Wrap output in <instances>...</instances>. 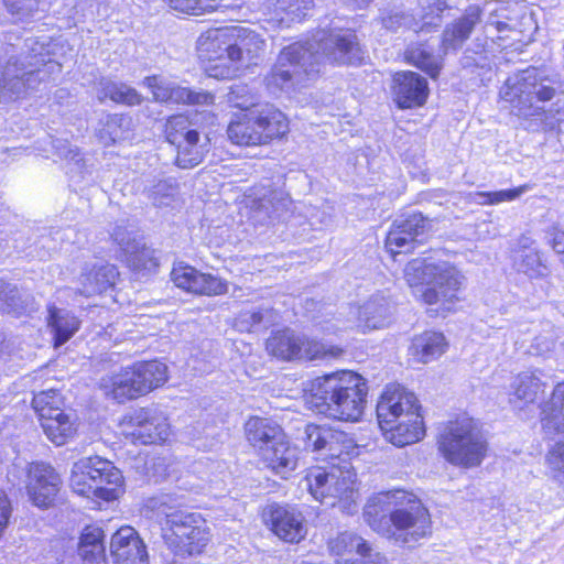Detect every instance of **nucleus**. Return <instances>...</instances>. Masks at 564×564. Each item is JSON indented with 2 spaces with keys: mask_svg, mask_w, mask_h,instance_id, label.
<instances>
[{
  "mask_svg": "<svg viewBox=\"0 0 564 564\" xmlns=\"http://www.w3.org/2000/svg\"><path fill=\"white\" fill-rule=\"evenodd\" d=\"M394 100L399 108L422 106L429 94L427 82L414 72L397 73L393 78Z\"/></svg>",
  "mask_w": 564,
  "mask_h": 564,
  "instance_id": "obj_24",
  "label": "nucleus"
},
{
  "mask_svg": "<svg viewBox=\"0 0 564 564\" xmlns=\"http://www.w3.org/2000/svg\"><path fill=\"white\" fill-rule=\"evenodd\" d=\"M171 278L177 288L199 295H221L228 291L226 281L210 273H202L191 265L174 267Z\"/></svg>",
  "mask_w": 564,
  "mask_h": 564,
  "instance_id": "obj_19",
  "label": "nucleus"
},
{
  "mask_svg": "<svg viewBox=\"0 0 564 564\" xmlns=\"http://www.w3.org/2000/svg\"><path fill=\"white\" fill-rule=\"evenodd\" d=\"M210 141L207 135L197 131L176 145L175 163L181 169H193L200 164L209 151Z\"/></svg>",
  "mask_w": 564,
  "mask_h": 564,
  "instance_id": "obj_33",
  "label": "nucleus"
},
{
  "mask_svg": "<svg viewBox=\"0 0 564 564\" xmlns=\"http://www.w3.org/2000/svg\"><path fill=\"white\" fill-rule=\"evenodd\" d=\"M289 130L286 117L272 105L236 115L227 128L229 140L238 145L267 144Z\"/></svg>",
  "mask_w": 564,
  "mask_h": 564,
  "instance_id": "obj_10",
  "label": "nucleus"
},
{
  "mask_svg": "<svg viewBox=\"0 0 564 564\" xmlns=\"http://www.w3.org/2000/svg\"><path fill=\"white\" fill-rule=\"evenodd\" d=\"M98 98L104 100L109 98L117 104L126 106H138L143 101V97L138 90L126 83L115 82L102 78L99 82Z\"/></svg>",
  "mask_w": 564,
  "mask_h": 564,
  "instance_id": "obj_38",
  "label": "nucleus"
},
{
  "mask_svg": "<svg viewBox=\"0 0 564 564\" xmlns=\"http://www.w3.org/2000/svg\"><path fill=\"white\" fill-rule=\"evenodd\" d=\"M118 274V270L113 264H95L80 275L82 288L79 293L84 296L102 293L115 284Z\"/></svg>",
  "mask_w": 564,
  "mask_h": 564,
  "instance_id": "obj_30",
  "label": "nucleus"
},
{
  "mask_svg": "<svg viewBox=\"0 0 564 564\" xmlns=\"http://www.w3.org/2000/svg\"><path fill=\"white\" fill-rule=\"evenodd\" d=\"M265 521L281 540L297 543L306 535L303 514L291 506L271 505L265 513Z\"/></svg>",
  "mask_w": 564,
  "mask_h": 564,
  "instance_id": "obj_18",
  "label": "nucleus"
},
{
  "mask_svg": "<svg viewBox=\"0 0 564 564\" xmlns=\"http://www.w3.org/2000/svg\"><path fill=\"white\" fill-rule=\"evenodd\" d=\"M377 416L384 437L395 446L416 443L425 434L416 397L400 386L387 387L378 401Z\"/></svg>",
  "mask_w": 564,
  "mask_h": 564,
  "instance_id": "obj_6",
  "label": "nucleus"
},
{
  "mask_svg": "<svg viewBox=\"0 0 564 564\" xmlns=\"http://www.w3.org/2000/svg\"><path fill=\"white\" fill-rule=\"evenodd\" d=\"M62 404L63 400L61 393L55 389L41 391L34 395L32 401V405L39 414L40 420L62 411Z\"/></svg>",
  "mask_w": 564,
  "mask_h": 564,
  "instance_id": "obj_52",
  "label": "nucleus"
},
{
  "mask_svg": "<svg viewBox=\"0 0 564 564\" xmlns=\"http://www.w3.org/2000/svg\"><path fill=\"white\" fill-rule=\"evenodd\" d=\"M171 7L177 11L199 15L216 9V0H169Z\"/></svg>",
  "mask_w": 564,
  "mask_h": 564,
  "instance_id": "obj_58",
  "label": "nucleus"
},
{
  "mask_svg": "<svg viewBox=\"0 0 564 564\" xmlns=\"http://www.w3.org/2000/svg\"><path fill=\"white\" fill-rule=\"evenodd\" d=\"M366 380L354 372H334L311 383L306 403L318 414L340 421H358L367 404Z\"/></svg>",
  "mask_w": 564,
  "mask_h": 564,
  "instance_id": "obj_3",
  "label": "nucleus"
},
{
  "mask_svg": "<svg viewBox=\"0 0 564 564\" xmlns=\"http://www.w3.org/2000/svg\"><path fill=\"white\" fill-rule=\"evenodd\" d=\"M542 413L564 433V382L554 388L550 401L542 406Z\"/></svg>",
  "mask_w": 564,
  "mask_h": 564,
  "instance_id": "obj_51",
  "label": "nucleus"
},
{
  "mask_svg": "<svg viewBox=\"0 0 564 564\" xmlns=\"http://www.w3.org/2000/svg\"><path fill=\"white\" fill-rule=\"evenodd\" d=\"M247 440L253 447H258L260 453L267 445H273L274 442L282 440L284 432L279 424L265 417H250L246 425Z\"/></svg>",
  "mask_w": 564,
  "mask_h": 564,
  "instance_id": "obj_31",
  "label": "nucleus"
},
{
  "mask_svg": "<svg viewBox=\"0 0 564 564\" xmlns=\"http://www.w3.org/2000/svg\"><path fill=\"white\" fill-rule=\"evenodd\" d=\"M547 241L556 253L564 254V227L553 226L547 231Z\"/></svg>",
  "mask_w": 564,
  "mask_h": 564,
  "instance_id": "obj_64",
  "label": "nucleus"
},
{
  "mask_svg": "<svg viewBox=\"0 0 564 564\" xmlns=\"http://www.w3.org/2000/svg\"><path fill=\"white\" fill-rule=\"evenodd\" d=\"M370 545L371 544L362 536L348 531L339 533L336 538L330 539L328 542L329 551L340 557L354 553L358 554L359 556L369 554Z\"/></svg>",
  "mask_w": 564,
  "mask_h": 564,
  "instance_id": "obj_41",
  "label": "nucleus"
},
{
  "mask_svg": "<svg viewBox=\"0 0 564 564\" xmlns=\"http://www.w3.org/2000/svg\"><path fill=\"white\" fill-rule=\"evenodd\" d=\"M132 129V118L126 115H108L102 128L99 130V139L105 145L113 144L128 138Z\"/></svg>",
  "mask_w": 564,
  "mask_h": 564,
  "instance_id": "obj_43",
  "label": "nucleus"
},
{
  "mask_svg": "<svg viewBox=\"0 0 564 564\" xmlns=\"http://www.w3.org/2000/svg\"><path fill=\"white\" fill-rule=\"evenodd\" d=\"M126 261L134 271H152L159 264L154 250L141 240L126 254Z\"/></svg>",
  "mask_w": 564,
  "mask_h": 564,
  "instance_id": "obj_49",
  "label": "nucleus"
},
{
  "mask_svg": "<svg viewBox=\"0 0 564 564\" xmlns=\"http://www.w3.org/2000/svg\"><path fill=\"white\" fill-rule=\"evenodd\" d=\"M404 278L411 286L427 285L421 295L426 304H440L444 311H451L459 301L458 292L464 276L448 262L412 260L404 269Z\"/></svg>",
  "mask_w": 564,
  "mask_h": 564,
  "instance_id": "obj_8",
  "label": "nucleus"
},
{
  "mask_svg": "<svg viewBox=\"0 0 564 564\" xmlns=\"http://www.w3.org/2000/svg\"><path fill=\"white\" fill-rule=\"evenodd\" d=\"M47 325L54 335V346L68 341L79 329L80 321L68 310L48 305Z\"/></svg>",
  "mask_w": 564,
  "mask_h": 564,
  "instance_id": "obj_32",
  "label": "nucleus"
},
{
  "mask_svg": "<svg viewBox=\"0 0 564 564\" xmlns=\"http://www.w3.org/2000/svg\"><path fill=\"white\" fill-rule=\"evenodd\" d=\"M78 555L84 564H101L106 557L105 533L101 528L87 525L79 538Z\"/></svg>",
  "mask_w": 564,
  "mask_h": 564,
  "instance_id": "obj_35",
  "label": "nucleus"
},
{
  "mask_svg": "<svg viewBox=\"0 0 564 564\" xmlns=\"http://www.w3.org/2000/svg\"><path fill=\"white\" fill-rule=\"evenodd\" d=\"M304 442L306 449L312 452L340 456L344 452L347 453L350 440L346 433L329 426L307 424L304 430Z\"/></svg>",
  "mask_w": 564,
  "mask_h": 564,
  "instance_id": "obj_21",
  "label": "nucleus"
},
{
  "mask_svg": "<svg viewBox=\"0 0 564 564\" xmlns=\"http://www.w3.org/2000/svg\"><path fill=\"white\" fill-rule=\"evenodd\" d=\"M112 238L124 254H127L140 241L132 235V232L120 226L113 230Z\"/></svg>",
  "mask_w": 564,
  "mask_h": 564,
  "instance_id": "obj_62",
  "label": "nucleus"
},
{
  "mask_svg": "<svg viewBox=\"0 0 564 564\" xmlns=\"http://www.w3.org/2000/svg\"><path fill=\"white\" fill-rule=\"evenodd\" d=\"M421 11L417 13V33L432 32L441 26V14L448 9L445 0H420Z\"/></svg>",
  "mask_w": 564,
  "mask_h": 564,
  "instance_id": "obj_45",
  "label": "nucleus"
},
{
  "mask_svg": "<svg viewBox=\"0 0 564 564\" xmlns=\"http://www.w3.org/2000/svg\"><path fill=\"white\" fill-rule=\"evenodd\" d=\"M480 22V8L477 6L468 7L462 17L445 26L440 46L441 54L446 55L451 51L459 50Z\"/></svg>",
  "mask_w": 564,
  "mask_h": 564,
  "instance_id": "obj_22",
  "label": "nucleus"
},
{
  "mask_svg": "<svg viewBox=\"0 0 564 564\" xmlns=\"http://www.w3.org/2000/svg\"><path fill=\"white\" fill-rule=\"evenodd\" d=\"M562 88L560 75L530 67L509 76L500 89V96L514 115L536 117L540 120L538 128L550 131L555 128L556 120L539 104L553 100L562 94Z\"/></svg>",
  "mask_w": 564,
  "mask_h": 564,
  "instance_id": "obj_4",
  "label": "nucleus"
},
{
  "mask_svg": "<svg viewBox=\"0 0 564 564\" xmlns=\"http://www.w3.org/2000/svg\"><path fill=\"white\" fill-rule=\"evenodd\" d=\"M437 444L448 463L465 468L479 466L488 448L478 423L471 417L448 422L440 433Z\"/></svg>",
  "mask_w": 564,
  "mask_h": 564,
  "instance_id": "obj_9",
  "label": "nucleus"
},
{
  "mask_svg": "<svg viewBox=\"0 0 564 564\" xmlns=\"http://www.w3.org/2000/svg\"><path fill=\"white\" fill-rule=\"evenodd\" d=\"M110 555L113 564H149L147 546L132 527H122L112 534Z\"/></svg>",
  "mask_w": 564,
  "mask_h": 564,
  "instance_id": "obj_20",
  "label": "nucleus"
},
{
  "mask_svg": "<svg viewBox=\"0 0 564 564\" xmlns=\"http://www.w3.org/2000/svg\"><path fill=\"white\" fill-rule=\"evenodd\" d=\"M264 41L256 31L245 28L212 29L197 39L199 58L230 63L236 68L248 67L264 51Z\"/></svg>",
  "mask_w": 564,
  "mask_h": 564,
  "instance_id": "obj_7",
  "label": "nucleus"
},
{
  "mask_svg": "<svg viewBox=\"0 0 564 564\" xmlns=\"http://www.w3.org/2000/svg\"><path fill=\"white\" fill-rule=\"evenodd\" d=\"M564 332L550 322L541 324L530 345V352L535 356H549L552 354Z\"/></svg>",
  "mask_w": 564,
  "mask_h": 564,
  "instance_id": "obj_42",
  "label": "nucleus"
},
{
  "mask_svg": "<svg viewBox=\"0 0 564 564\" xmlns=\"http://www.w3.org/2000/svg\"><path fill=\"white\" fill-rule=\"evenodd\" d=\"M53 148L55 149V153L62 159L75 161L76 163L80 161L77 147H73L67 140H54Z\"/></svg>",
  "mask_w": 564,
  "mask_h": 564,
  "instance_id": "obj_63",
  "label": "nucleus"
},
{
  "mask_svg": "<svg viewBox=\"0 0 564 564\" xmlns=\"http://www.w3.org/2000/svg\"><path fill=\"white\" fill-rule=\"evenodd\" d=\"M364 517L373 531L399 545L412 546L431 534L427 508L403 489L377 494L366 505Z\"/></svg>",
  "mask_w": 564,
  "mask_h": 564,
  "instance_id": "obj_2",
  "label": "nucleus"
},
{
  "mask_svg": "<svg viewBox=\"0 0 564 564\" xmlns=\"http://www.w3.org/2000/svg\"><path fill=\"white\" fill-rule=\"evenodd\" d=\"M256 99V95L246 84L232 85L226 95V101L228 105L232 108H239L243 112L262 107V105L257 104Z\"/></svg>",
  "mask_w": 564,
  "mask_h": 564,
  "instance_id": "obj_50",
  "label": "nucleus"
},
{
  "mask_svg": "<svg viewBox=\"0 0 564 564\" xmlns=\"http://www.w3.org/2000/svg\"><path fill=\"white\" fill-rule=\"evenodd\" d=\"M355 480L356 475L350 470H341L335 468V480L333 488V501L329 503L335 505V500H354L355 496Z\"/></svg>",
  "mask_w": 564,
  "mask_h": 564,
  "instance_id": "obj_54",
  "label": "nucleus"
},
{
  "mask_svg": "<svg viewBox=\"0 0 564 564\" xmlns=\"http://www.w3.org/2000/svg\"><path fill=\"white\" fill-rule=\"evenodd\" d=\"M361 58V50L354 31L321 30L311 41L296 42L284 47L263 82L271 94L289 93L317 74L325 62L355 64Z\"/></svg>",
  "mask_w": 564,
  "mask_h": 564,
  "instance_id": "obj_1",
  "label": "nucleus"
},
{
  "mask_svg": "<svg viewBox=\"0 0 564 564\" xmlns=\"http://www.w3.org/2000/svg\"><path fill=\"white\" fill-rule=\"evenodd\" d=\"M31 296L22 293L15 285L0 279V302L1 310L13 315H21L28 312L31 304Z\"/></svg>",
  "mask_w": 564,
  "mask_h": 564,
  "instance_id": "obj_44",
  "label": "nucleus"
},
{
  "mask_svg": "<svg viewBox=\"0 0 564 564\" xmlns=\"http://www.w3.org/2000/svg\"><path fill=\"white\" fill-rule=\"evenodd\" d=\"M397 220L411 236L421 238L424 241L432 229L431 221L421 213H413Z\"/></svg>",
  "mask_w": 564,
  "mask_h": 564,
  "instance_id": "obj_57",
  "label": "nucleus"
},
{
  "mask_svg": "<svg viewBox=\"0 0 564 564\" xmlns=\"http://www.w3.org/2000/svg\"><path fill=\"white\" fill-rule=\"evenodd\" d=\"M290 204L289 197L282 192L272 191L253 200L252 218L263 225L280 220L289 212Z\"/></svg>",
  "mask_w": 564,
  "mask_h": 564,
  "instance_id": "obj_29",
  "label": "nucleus"
},
{
  "mask_svg": "<svg viewBox=\"0 0 564 564\" xmlns=\"http://www.w3.org/2000/svg\"><path fill=\"white\" fill-rule=\"evenodd\" d=\"M392 314V307L387 299L383 296H372L361 306L349 307V315L351 321L348 325L343 327L336 326L335 324H328L322 326L323 332L327 334L336 333L343 328H358L362 333L368 330L378 329L387 326L390 322Z\"/></svg>",
  "mask_w": 564,
  "mask_h": 564,
  "instance_id": "obj_16",
  "label": "nucleus"
},
{
  "mask_svg": "<svg viewBox=\"0 0 564 564\" xmlns=\"http://www.w3.org/2000/svg\"><path fill=\"white\" fill-rule=\"evenodd\" d=\"M122 433L141 444L164 442L170 435V425L161 412L141 408L126 415L121 422Z\"/></svg>",
  "mask_w": 564,
  "mask_h": 564,
  "instance_id": "obj_14",
  "label": "nucleus"
},
{
  "mask_svg": "<svg viewBox=\"0 0 564 564\" xmlns=\"http://www.w3.org/2000/svg\"><path fill=\"white\" fill-rule=\"evenodd\" d=\"M40 421L47 438L57 446L66 444L76 433L74 420L63 410Z\"/></svg>",
  "mask_w": 564,
  "mask_h": 564,
  "instance_id": "obj_37",
  "label": "nucleus"
},
{
  "mask_svg": "<svg viewBox=\"0 0 564 564\" xmlns=\"http://www.w3.org/2000/svg\"><path fill=\"white\" fill-rule=\"evenodd\" d=\"M511 388L510 402L514 408L522 410L540 401L544 394L545 384L535 372L524 371L516 377Z\"/></svg>",
  "mask_w": 564,
  "mask_h": 564,
  "instance_id": "obj_26",
  "label": "nucleus"
},
{
  "mask_svg": "<svg viewBox=\"0 0 564 564\" xmlns=\"http://www.w3.org/2000/svg\"><path fill=\"white\" fill-rule=\"evenodd\" d=\"M334 480L335 468L326 470L322 467H314L308 470L303 484L316 500L330 499L333 501Z\"/></svg>",
  "mask_w": 564,
  "mask_h": 564,
  "instance_id": "obj_39",
  "label": "nucleus"
},
{
  "mask_svg": "<svg viewBox=\"0 0 564 564\" xmlns=\"http://www.w3.org/2000/svg\"><path fill=\"white\" fill-rule=\"evenodd\" d=\"M145 384L141 381V375L135 366L127 367L112 378V395L118 402L135 399L145 393Z\"/></svg>",
  "mask_w": 564,
  "mask_h": 564,
  "instance_id": "obj_34",
  "label": "nucleus"
},
{
  "mask_svg": "<svg viewBox=\"0 0 564 564\" xmlns=\"http://www.w3.org/2000/svg\"><path fill=\"white\" fill-rule=\"evenodd\" d=\"M447 348V341L442 333L426 330L416 335L409 347L412 360L427 364L441 357Z\"/></svg>",
  "mask_w": 564,
  "mask_h": 564,
  "instance_id": "obj_28",
  "label": "nucleus"
},
{
  "mask_svg": "<svg viewBox=\"0 0 564 564\" xmlns=\"http://www.w3.org/2000/svg\"><path fill=\"white\" fill-rule=\"evenodd\" d=\"M102 475L110 484L116 485L119 479V469L111 462L98 456L82 458L73 465L69 485L74 492L83 497H112V489L99 486Z\"/></svg>",
  "mask_w": 564,
  "mask_h": 564,
  "instance_id": "obj_13",
  "label": "nucleus"
},
{
  "mask_svg": "<svg viewBox=\"0 0 564 564\" xmlns=\"http://www.w3.org/2000/svg\"><path fill=\"white\" fill-rule=\"evenodd\" d=\"M299 454V448L291 445L284 434L273 445L264 446L261 456L268 468L282 478H288L297 467Z\"/></svg>",
  "mask_w": 564,
  "mask_h": 564,
  "instance_id": "obj_25",
  "label": "nucleus"
},
{
  "mask_svg": "<svg viewBox=\"0 0 564 564\" xmlns=\"http://www.w3.org/2000/svg\"><path fill=\"white\" fill-rule=\"evenodd\" d=\"M2 66L0 102L18 99L52 74H59L62 65L50 57L44 45L35 39H26L19 46L11 45Z\"/></svg>",
  "mask_w": 564,
  "mask_h": 564,
  "instance_id": "obj_5",
  "label": "nucleus"
},
{
  "mask_svg": "<svg viewBox=\"0 0 564 564\" xmlns=\"http://www.w3.org/2000/svg\"><path fill=\"white\" fill-rule=\"evenodd\" d=\"M480 22V8L477 6L468 7L462 17L445 26L440 46L441 54L446 55L451 51L459 50Z\"/></svg>",
  "mask_w": 564,
  "mask_h": 564,
  "instance_id": "obj_23",
  "label": "nucleus"
},
{
  "mask_svg": "<svg viewBox=\"0 0 564 564\" xmlns=\"http://www.w3.org/2000/svg\"><path fill=\"white\" fill-rule=\"evenodd\" d=\"M406 61L426 73L431 78H436L441 70V62L423 44L411 45L405 51Z\"/></svg>",
  "mask_w": 564,
  "mask_h": 564,
  "instance_id": "obj_47",
  "label": "nucleus"
},
{
  "mask_svg": "<svg viewBox=\"0 0 564 564\" xmlns=\"http://www.w3.org/2000/svg\"><path fill=\"white\" fill-rule=\"evenodd\" d=\"M382 25L390 31H397L400 28L413 30L417 33L416 17L403 12H392L382 18Z\"/></svg>",
  "mask_w": 564,
  "mask_h": 564,
  "instance_id": "obj_60",
  "label": "nucleus"
},
{
  "mask_svg": "<svg viewBox=\"0 0 564 564\" xmlns=\"http://www.w3.org/2000/svg\"><path fill=\"white\" fill-rule=\"evenodd\" d=\"M62 484L59 474L50 464L43 462L29 464L26 490L30 500L37 508L53 507Z\"/></svg>",
  "mask_w": 564,
  "mask_h": 564,
  "instance_id": "obj_15",
  "label": "nucleus"
},
{
  "mask_svg": "<svg viewBox=\"0 0 564 564\" xmlns=\"http://www.w3.org/2000/svg\"><path fill=\"white\" fill-rule=\"evenodd\" d=\"M530 239L522 238L520 240L521 249L514 257V268L531 279L542 278L549 273V268L543 261L540 251L530 247Z\"/></svg>",
  "mask_w": 564,
  "mask_h": 564,
  "instance_id": "obj_36",
  "label": "nucleus"
},
{
  "mask_svg": "<svg viewBox=\"0 0 564 564\" xmlns=\"http://www.w3.org/2000/svg\"><path fill=\"white\" fill-rule=\"evenodd\" d=\"M15 22H26L39 11V0H2Z\"/></svg>",
  "mask_w": 564,
  "mask_h": 564,
  "instance_id": "obj_56",
  "label": "nucleus"
},
{
  "mask_svg": "<svg viewBox=\"0 0 564 564\" xmlns=\"http://www.w3.org/2000/svg\"><path fill=\"white\" fill-rule=\"evenodd\" d=\"M183 499L171 494H161L149 499V507L166 518V525L169 524V514L184 513L181 509Z\"/></svg>",
  "mask_w": 564,
  "mask_h": 564,
  "instance_id": "obj_55",
  "label": "nucleus"
},
{
  "mask_svg": "<svg viewBox=\"0 0 564 564\" xmlns=\"http://www.w3.org/2000/svg\"><path fill=\"white\" fill-rule=\"evenodd\" d=\"M424 242L421 238L411 236L398 220L393 221L386 238V247L393 254L412 252Z\"/></svg>",
  "mask_w": 564,
  "mask_h": 564,
  "instance_id": "obj_46",
  "label": "nucleus"
},
{
  "mask_svg": "<svg viewBox=\"0 0 564 564\" xmlns=\"http://www.w3.org/2000/svg\"><path fill=\"white\" fill-rule=\"evenodd\" d=\"M529 189L528 185H521L511 189H501L496 192H481L478 196L482 197V204L496 205L502 202H511L519 198L522 194Z\"/></svg>",
  "mask_w": 564,
  "mask_h": 564,
  "instance_id": "obj_59",
  "label": "nucleus"
},
{
  "mask_svg": "<svg viewBox=\"0 0 564 564\" xmlns=\"http://www.w3.org/2000/svg\"><path fill=\"white\" fill-rule=\"evenodd\" d=\"M271 315V310L245 311L237 318V326L240 330L250 332L252 328L262 325Z\"/></svg>",
  "mask_w": 564,
  "mask_h": 564,
  "instance_id": "obj_61",
  "label": "nucleus"
},
{
  "mask_svg": "<svg viewBox=\"0 0 564 564\" xmlns=\"http://www.w3.org/2000/svg\"><path fill=\"white\" fill-rule=\"evenodd\" d=\"M143 192L154 206L163 207L175 202L180 187L173 178H153L148 182Z\"/></svg>",
  "mask_w": 564,
  "mask_h": 564,
  "instance_id": "obj_40",
  "label": "nucleus"
},
{
  "mask_svg": "<svg viewBox=\"0 0 564 564\" xmlns=\"http://www.w3.org/2000/svg\"><path fill=\"white\" fill-rule=\"evenodd\" d=\"M164 132L166 140L176 147L178 143L184 142L189 134L197 132V130L191 128L187 117L175 115L167 119Z\"/></svg>",
  "mask_w": 564,
  "mask_h": 564,
  "instance_id": "obj_53",
  "label": "nucleus"
},
{
  "mask_svg": "<svg viewBox=\"0 0 564 564\" xmlns=\"http://www.w3.org/2000/svg\"><path fill=\"white\" fill-rule=\"evenodd\" d=\"M142 84L152 91L153 99L159 102L208 106L215 99L210 93L181 87L158 75L145 77Z\"/></svg>",
  "mask_w": 564,
  "mask_h": 564,
  "instance_id": "obj_17",
  "label": "nucleus"
},
{
  "mask_svg": "<svg viewBox=\"0 0 564 564\" xmlns=\"http://www.w3.org/2000/svg\"><path fill=\"white\" fill-rule=\"evenodd\" d=\"M313 9V0H265L264 14H272L279 25L289 26L292 22L302 21Z\"/></svg>",
  "mask_w": 564,
  "mask_h": 564,
  "instance_id": "obj_27",
  "label": "nucleus"
},
{
  "mask_svg": "<svg viewBox=\"0 0 564 564\" xmlns=\"http://www.w3.org/2000/svg\"><path fill=\"white\" fill-rule=\"evenodd\" d=\"M141 381L147 386L145 393L163 386L167 381V367L158 360L135 364Z\"/></svg>",
  "mask_w": 564,
  "mask_h": 564,
  "instance_id": "obj_48",
  "label": "nucleus"
},
{
  "mask_svg": "<svg viewBox=\"0 0 564 564\" xmlns=\"http://www.w3.org/2000/svg\"><path fill=\"white\" fill-rule=\"evenodd\" d=\"M265 347L269 354L282 360H314L327 356L338 357L343 352L337 346H326L289 328L273 333L267 339Z\"/></svg>",
  "mask_w": 564,
  "mask_h": 564,
  "instance_id": "obj_12",
  "label": "nucleus"
},
{
  "mask_svg": "<svg viewBox=\"0 0 564 564\" xmlns=\"http://www.w3.org/2000/svg\"><path fill=\"white\" fill-rule=\"evenodd\" d=\"M164 539L169 547L181 556L200 554L209 542L206 521L199 513L169 514Z\"/></svg>",
  "mask_w": 564,
  "mask_h": 564,
  "instance_id": "obj_11",
  "label": "nucleus"
}]
</instances>
